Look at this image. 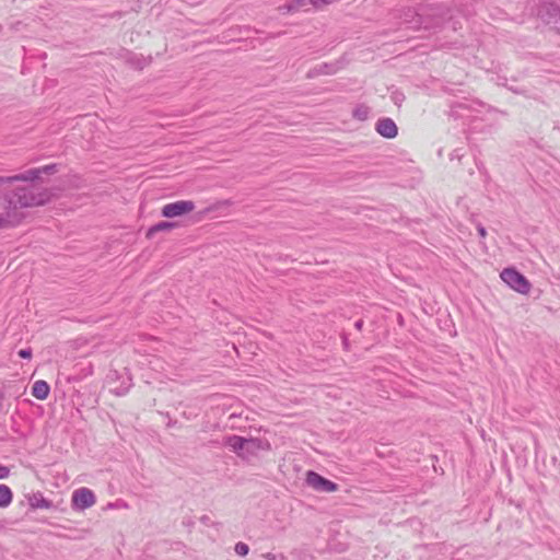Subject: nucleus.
<instances>
[{
  "mask_svg": "<svg viewBox=\"0 0 560 560\" xmlns=\"http://www.w3.org/2000/svg\"><path fill=\"white\" fill-rule=\"evenodd\" d=\"M362 326H363V320L362 319H359L354 323V327L355 329L358 330H361L362 329Z\"/></svg>",
  "mask_w": 560,
  "mask_h": 560,
  "instance_id": "nucleus-26",
  "label": "nucleus"
},
{
  "mask_svg": "<svg viewBox=\"0 0 560 560\" xmlns=\"http://www.w3.org/2000/svg\"><path fill=\"white\" fill-rule=\"evenodd\" d=\"M30 504L33 509H46L49 510L54 506L52 502L46 499L42 493H36L31 498Z\"/></svg>",
  "mask_w": 560,
  "mask_h": 560,
  "instance_id": "nucleus-13",
  "label": "nucleus"
},
{
  "mask_svg": "<svg viewBox=\"0 0 560 560\" xmlns=\"http://www.w3.org/2000/svg\"><path fill=\"white\" fill-rule=\"evenodd\" d=\"M500 277L504 283L518 293L527 294L530 290V282L513 267L503 269Z\"/></svg>",
  "mask_w": 560,
  "mask_h": 560,
  "instance_id": "nucleus-3",
  "label": "nucleus"
},
{
  "mask_svg": "<svg viewBox=\"0 0 560 560\" xmlns=\"http://www.w3.org/2000/svg\"><path fill=\"white\" fill-rule=\"evenodd\" d=\"M50 392V387L46 381L38 380L33 384L32 395L40 400H44L48 397Z\"/></svg>",
  "mask_w": 560,
  "mask_h": 560,
  "instance_id": "nucleus-9",
  "label": "nucleus"
},
{
  "mask_svg": "<svg viewBox=\"0 0 560 560\" xmlns=\"http://www.w3.org/2000/svg\"><path fill=\"white\" fill-rule=\"evenodd\" d=\"M128 62L137 69H142L149 63L145 58L136 55L130 56Z\"/></svg>",
  "mask_w": 560,
  "mask_h": 560,
  "instance_id": "nucleus-17",
  "label": "nucleus"
},
{
  "mask_svg": "<svg viewBox=\"0 0 560 560\" xmlns=\"http://www.w3.org/2000/svg\"><path fill=\"white\" fill-rule=\"evenodd\" d=\"M508 88H509L511 91H513L514 93H518V91H517V90H515L514 88H512V86H508Z\"/></svg>",
  "mask_w": 560,
  "mask_h": 560,
  "instance_id": "nucleus-29",
  "label": "nucleus"
},
{
  "mask_svg": "<svg viewBox=\"0 0 560 560\" xmlns=\"http://www.w3.org/2000/svg\"><path fill=\"white\" fill-rule=\"evenodd\" d=\"M392 100H393V102H394L396 105L400 106V104H401V103L404 102V100H405V95H404L402 93H394V94L392 95Z\"/></svg>",
  "mask_w": 560,
  "mask_h": 560,
  "instance_id": "nucleus-21",
  "label": "nucleus"
},
{
  "mask_svg": "<svg viewBox=\"0 0 560 560\" xmlns=\"http://www.w3.org/2000/svg\"><path fill=\"white\" fill-rule=\"evenodd\" d=\"M18 354L22 359H31L32 358V349L31 348L21 349L18 352Z\"/></svg>",
  "mask_w": 560,
  "mask_h": 560,
  "instance_id": "nucleus-20",
  "label": "nucleus"
},
{
  "mask_svg": "<svg viewBox=\"0 0 560 560\" xmlns=\"http://www.w3.org/2000/svg\"><path fill=\"white\" fill-rule=\"evenodd\" d=\"M306 482L317 491L334 492L338 489L337 483L313 470L307 471Z\"/></svg>",
  "mask_w": 560,
  "mask_h": 560,
  "instance_id": "nucleus-5",
  "label": "nucleus"
},
{
  "mask_svg": "<svg viewBox=\"0 0 560 560\" xmlns=\"http://www.w3.org/2000/svg\"><path fill=\"white\" fill-rule=\"evenodd\" d=\"M13 493L7 485H0V508H7L11 504Z\"/></svg>",
  "mask_w": 560,
  "mask_h": 560,
  "instance_id": "nucleus-14",
  "label": "nucleus"
},
{
  "mask_svg": "<svg viewBox=\"0 0 560 560\" xmlns=\"http://www.w3.org/2000/svg\"><path fill=\"white\" fill-rule=\"evenodd\" d=\"M30 182L32 184L15 190L14 200H12L15 207L31 208L45 205L50 200L51 194L47 188L34 184V180Z\"/></svg>",
  "mask_w": 560,
  "mask_h": 560,
  "instance_id": "nucleus-1",
  "label": "nucleus"
},
{
  "mask_svg": "<svg viewBox=\"0 0 560 560\" xmlns=\"http://www.w3.org/2000/svg\"><path fill=\"white\" fill-rule=\"evenodd\" d=\"M234 551L236 552V555H238L241 557H245L249 552V547L247 544H245L243 541H238L235 544Z\"/></svg>",
  "mask_w": 560,
  "mask_h": 560,
  "instance_id": "nucleus-18",
  "label": "nucleus"
},
{
  "mask_svg": "<svg viewBox=\"0 0 560 560\" xmlns=\"http://www.w3.org/2000/svg\"><path fill=\"white\" fill-rule=\"evenodd\" d=\"M477 230H478V234H479V236H480V237H482V238H483V237H486V235H487V231H486L485 226H482L481 224H479V225H478V228H477Z\"/></svg>",
  "mask_w": 560,
  "mask_h": 560,
  "instance_id": "nucleus-24",
  "label": "nucleus"
},
{
  "mask_svg": "<svg viewBox=\"0 0 560 560\" xmlns=\"http://www.w3.org/2000/svg\"><path fill=\"white\" fill-rule=\"evenodd\" d=\"M58 172V165L52 163L42 167L30 168L23 173L13 176H0V197L4 192L7 185L20 182V180H36L39 179L43 174L51 175Z\"/></svg>",
  "mask_w": 560,
  "mask_h": 560,
  "instance_id": "nucleus-2",
  "label": "nucleus"
},
{
  "mask_svg": "<svg viewBox=\"0 0 560 560\" xmlns=\"http://www.w3.org/2000/svg\"><path fill=\"white\" fill-rule=\"evenodd\" d=\"M503 80H504V82H500L499 84H502V85H504V86H508V84H506V81H508V80H506V79H503Z\"/></svg>",
  "mask_w": 560,
  "mask_h": 560,
  "instance_id": "nucleus-28",
  "label": "nucleus"
},
{
  "mask_svg": "<svg viewBox=\"0 0 560 560\" xmlns=\"http://www.w3.org/2000/svg\"><path fill=\"white\" fill-rule=\"evenodd\" d=\"M334 71L335 70H334V67L331 65L323 63L319 67L314 68L313 70H311L310 73H308V77L312 78V77L317 75V74H331V73H334Z\"/></svg>",
  "mask_w": 560,
  "mask_h": 560,
  "instance_id": "nucleus-15",
  "label": "nucleus"
},
{
  "mask_svg": "<svg viewBox=\"0 0 560 560\" xmlns=\"http://www.w3.org/2000/svg\"><path fill=\"white\" fill-rule=\"evenodd\" d=\"M369 114H370V108L368 106L363 105V104L358 105L353 109V117L359 119V120L368 119Z\"/></svg>",
  "mask_w": 560,
  "mask_h": 560,
  "instance_id": "nucleus-16",
  "label": "nucleus"
},
{
  "mask_svg": "<svg viewBox=\"0 0 560 560\" xmlns=\"http://www.w3.org/2000/svg\"><path fill=\"white\" fill-rule=\"evenodd\" d=\"M262 557L267 560H285V557L283 555H276L273 552H267L262 555Z\"/></svg>",
  "mask_w": 560,
  "mask_h": 560,
  "instance_id": "nucleus-19",
  "label": "nucleus"
},
{
  "mask_svg": "<svg viewBox=\"0 0 560 560\" xmlns=\"http://www.w3.org/2000/svg\"><path fill=\"white\" fill-rule=\"evenodd\" d=\"M375 130L386 139H393L398 133L397 125L388 117L380 118L375 124Z\"/></svg>",
  "mask_w": 560,
  "mask_h": 560,
  "instance_id": "nucleus-7",
  "label": "nucleus"
},
{
  "mask_svg": "<svg viewBox=\"0 0 560 560\" xmlns=\"http://www.w3.org/2000/svg\"><path fill=\"white\" fill-rule=\"evenodd\" d=\"M540 15H541V19L546 23L555 24V20H558L559 15H560V8L557 5L550 4V5L544 8V10L540 12Z\"/></svg>",
  "mask_w": 560,
  "mask_h": 560,
  "instance_id": "nucleus-11",
  "label": "nucleus"
},
{
  "mask_svg": "<svg viewBox=\"0 0 560 560\" xmlns=\"http://www.w3.org/2000/svg\"><path fill=\"white\" fill-rule=\"evenodd\" d=\"M10 475V468L8 466H4L0 464V480L7 479Z\"/></svg>",
  "mask_w": 560,
  "mask_h": 560,
  "instance_id": "nucleus-22",
  "label": "nucleus"
},
{
  "mask_svg": "<svg viewBox=\"0 0 560 560\" xmlns=\"http://www.w3.org/2000/svg\"><path fill=\"white\" fill-rule=\"evenodd\" d=\"M174 226H175L174 222L161 221V222H159V223H156V224H154V225H152V226H150L148 229L147 237L148 238H153L156 233L170 231Z\"/></svg>",
  "mask_w": 560,
  "mask_h": 560,
  "instance_id": "nucleus-12",
  "label": "nucleus"
},
{
  "mask_svg": "<svg viewBox=\"0 0 560 560\" xmlns=\"http://www.w3.org/2000/svg\"><path fill=\"white\" fill-rule=\"evenodd\" d=\"M270 450V443L266 440L261 439H246L245 446L243 450L242 456H255L259 451H268Z\"/></svg>",
  "mask_w": 560,
  "mask_h": 560,
  "instance_id": "nucleus-8",
  "label": "nucleus"
},
{
  "mask_svg": "<svg viewBox=\"0 0 560 560\" xmlns=\"http://www.w3.org/2000/svg\"><path fill=\"white\" fill-rule=\"evenodd\" d=\"M342 342H343L345 348L348 349L349 341H348V338L346 336L342 337Z\"/></svg>",
  "mask_w": 560,
  "mask_h": 560,
  "instance_id": "nucleus-27",
  "label": "nucleus"
},
{
  "mask_svg": "<svg viewBox=\"0 0 560 560\" xmlns=\"http://www.w3.org/2000/svg\"><path fill=\"white\" fill-rule=\"evenodd\" d=\"M9 224V220L0 215V229Z\"/></svg>",
  "mask_w": 560,
  "mask_h": 560,
  "instance_id": "nucleus-25",
  "label": "nucleus"
},
{
  "mask_svg": "<svg viewBox=\"0 0 560 560\" xmlns=\"http://www.w3.org/2000/svg\"><path fill=\"white\" fill-rule=\"evenodd\" d=\"M246 438L240 435H230L225 439V445L232 448L235 453L242 456Z\"/></svg>",
  "mask_w": 560,
  "mask_h": 560,
  "instance_id": "nucleus-10",
  "label": "nucleus"
},
{
  "mask_svg": "<svg viewBox=\"0 0 560 560\" xmlns=\"http://www.w3.org/2000/svg\"><path fill=\"white\" fill-rule=\"evenodd\" d=\"M128 392V387H118L113 389V393L117 396H122Z\"/></svg>",
  "mask_w": 560,
  "mask_h": 560,
  "instance_id": "nucleus-23",
  "label": "nucleus"
},
{
  "mask_svg": "<svg viewBox=\"0 0 560 560\" xmlns=\"http://www.w3.org/2000/svg\"><path fill=\"white\" fill-rule=\"evenodd\" d=\"M195 209L194 201L179 200L165 205L162 208V215L165 218H176L189 213Z\"/></svg>",
  "mask_w": 560,
  "mask_h": 560,
  "instance_id": "nucleus-4",
  "label": "nucleus"
},
{
  "mask_svg": "<svg viewBox=\"0 0 560 560\" xmlns=\"http://www.w3.org/2000/svg\"><path fill=\"white\" fill-rule=\"evenodd\" d=\"M96 502L95 494L89 488H80L72 493V505L74 509L83 511L91 508Z\"/></svg>",
  "mask_w": 560,
  "mask_h": 560,
  "instance_id": "nucleus-6",
  "label": "nucleus"
}]
</instances>
